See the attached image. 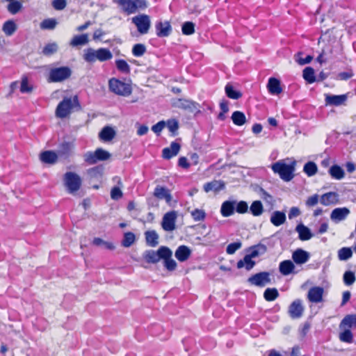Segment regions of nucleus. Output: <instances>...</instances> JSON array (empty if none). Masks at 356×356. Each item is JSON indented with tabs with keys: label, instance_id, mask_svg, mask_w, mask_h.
I'll return each instance as SVG.
<instances>
[{
	"label": "nucleus",
	"instance_id": "nucleus-42",
	"mask_svg": "<svg viewBox=\"0 0 356 356\" xmlns=\"http://www.w3.org/2000/svg\"><path fill=\"white\" fill-rule=\"evenodd\" d=\"M251 213L254 216H259L264 211V208L261 202L259 200L254 201L250 207Z\"/></svg>",
	"mask_w": 356,
	"mask_h": 356
},
{
	"label": "nucleus",
	"instance_id": "nucleus-53",
	"mask_svg": "<svg viewBox=\"0 0 356 356\" xmlns=\"http://www.w3.org/2000/svg\"><path fill=\"white\" fill-rule=\"evenodd\" d=\"M33 90V86L29 83L26 76H23L21 81L20 92L22 93H29Z\"/></svg>",
	"mask_w": 356,
	"mask_h": 356
},
{
	"label": "nucleus",
	"instance_id": "nucleus-18",
	"mask_svg": "<svg viewBox=\"0 0 356 356\" xmlns=\"http://www.w3.org/2000/svg\"><path fill=\"white\" fill-rule=\"evenodd\" d=\"M180 145L177 142L171 143L169 147H165L162 151V156L165 159H170L178 154L180 150Z\"/></svg>",
	"mask_w": 356,
	"mask_h": 356
},
{
	"label": "nucleus",
	"instance_id": "nucleus-22",
	"mask_svg": "<svg viewBox=\"0 0 356 356\" xmlns=\"http://www.w3.org/2000/svg\"><path fill=\"white\" fill-rule=\"evenodd\" d=\"M267 251V248L264 244L258 243L250 247L247 250L248 254L253 259L264 254Z\"/></svg>",
	"mask_w": 356,
	"mask_h": 356
},
{
	"label": "nucleus",
	"instance_id": "nucleus-45",
	"mask_svg": "<svg viewBox=\"0 0 356 356\" xmlns=\"http://www.w3.org/2000/svg\"><path fill=\"white\" fill-rule=\"evenodd\" d=\"M279 296V292L275 288H267L264 293V298L266 301H273Z\"/></svg>",
	"mask_w": 356,
	"mask_h": 356
},
{
	"label": "nucleus",
	"instance_id": "nucleus-57",
	"mask_svg": "<svg viewBox=\"0 0 356 356\" xmlns=\"http://www.w3.org/2000/svg\"><path fill=\"white\" fill-rule=\"evenodd\" d=\"M355 273L352 271H346L343 276V280L346 285L350 286L355 282Z\"/></svg>",
	"mask_w": 356,
	"mask_h": 356
},
{
	"label": "nucleus",
	"instance_id": "nucleus-59",
	"mask_svg": "<svg viewBox=\"0 0 356 356\" xmlns=\"http://www.w3.org/2000/svg\"><path fill=\"white\" fill-rule=\"evenodd\" d=\"M146 51V47L143 44H136L132 48V54L134 56H142Z\"/></svg>",
	"mask_w": 356,
	"mask_h": 356
},
{
	"label": "nucleus",
	"instance_id": "nucleus-54",
	"mask_svg": "<svg viewBox=\"0 0 356 356\" xmlns=\"http://www.w3.org/2000/svg\"><path fill=\"white\" fill-rule=\"evenodd\" d=\"M193 219L197 221H202L206 218V213L203 209H195L191 212Z\"/></svg>",
	"mask_w": 356,
	"mask_h": 356
},
{
	"label": "nucleus",
	"instance_id": "nucleus-50",
	"mask_svg": "<svg viewBox=\"0 0 356 356\" xmlns=\"http://www.w3.org/2000/svg\"><path fill=\"white\" fill-rule=\"evenodd\" d=\"M7 6L8 11L12 14L15 15L17 14L22 8V4L16 0H14L13 1H9Z\"/></svg>",
	"mask_w": 356,
	"mask_h": 356
},
{
	"label": "nucleus",
	"instance_id": "nucleus-56",
	"mask_svg": "<svg viewBox=\"0 0 356 356\" xmlns=\"http://www.w3.org/2000/svg\"><path fill=\"white\" fill-rule=\"evenodd\" d=\"M181 31L184 35H192L195 32V24L191 22H186L182 24Z\"/></svg>",
	"mask_w": 356,
	"mask_h": 356
},
{
	"label": "nucleus",
	"instance_id": "nucleus-29",
	"mask_svg": "<svg viewBox=\"0 0 356 356\" xmlns=\"http://www.w3.org/2000/svg\"><path fill=\"white\" fill-rule=\"evenodd\" d=\"M347 99V97L345 95H326L325 102L327 105L340 106L343 104Z\"/></svg>",
	"mask_w": 356,
	"mask_h": 356
},
{
	"label": "nucleus",
	"instance_id": "nucleus-9",
	"mask_svg": "<svg viewBox=\"0 0 356 356\" xmlns=\"http://www.w3.org/2000/svg\"><path fill=\"white\" fill-rule=\"evenodd\" d=\"M131 21L137 27V30L140 34L144 35L148 33L151 26V20L149 15L140 14L134 17Z\"/></svg>",
	"mask_w": 356,
	"mask_h": 356
},
{
	"label": "nucleus",
	"instance_id": "nucleus-38",
	"mask_svg": "<svg viewBox=\"0 0 356 356\" xmlns=\"http://www.w3.org/2000/svg\"><path fill=\"white\" fill-rule=\"evenodd\" d=\"M168 254V256L167 257L162 259L163 260V265L168 270L173 271L177 268V263L173 259H172V252L169 248Z\"/></svg>",
	"mask_w": 356,
	"mask_h": 356
},
{
	"label": "nucleus",
	"instance_id": "nucleus-62",
	"mask_svg": "<svg viewBox=\"0 0 356 356\" xmlns=\"http://www.w3.org/2000/svg\"><path fill=\"white\" fill-rule=\"evenodd\" d=\"M123 194L120 186H115L111 191V197L114 200H118Z\"/></svg>",
	"mask_w": 356,
	"mask_h": 356
},
{
	"label": "nucleus",
	"instance_id": "nucleus-28",
	"mask_svg": "<svg viewBox=\"0 0 356 356\" xmlns=\"http://www.w3.org/2000/svg\"><path fill=\"white\" fill-rule=\"evenodd\" d=\"M256 263L252 260V258L247 253L243 259L238 261L236 267L238 269L245 268L247 270H250L254 268Z\"/></svg>",
	"mask_w": 356,
	"mask_h": 356
},
{
	"label": "nucleus",
	"instance_id": "nucleus-60",
	"mask_svg": "<svg viewBox=\"0 0 356 356\" xmlns=\"http://www.w3.org/2000/svg\"><path fill=\"white\" fill-rule=\"evenodd\" d=\"M242 247V243L239 241L229 243L226 248V252L228 254H234L238 250Z\"/></svg>",
	"mask_w": 356,
	"mask_h": 356
},
{
	"label": "nucleus",
	"instance_id": "nucleus-43",
	"mask_svg": "<svg viewBox=\"0 0 356 356\" xmlns=\"http://www.w3.org/2000/svg\"><path fill=\"white\" fill-rule=\"evenodd\" d=\"M115 66L118 71L122 73L129 74L131 72V67L127 62L123 59H118L115 60Z\"/></svg>",
	"mask_w": 356,
	"mask_h": 356
},
{
	"label": "nucleus",
	"instance_id": "nucleus-33",
	"mask_svg": "<svg viewBox=\"0 0 356 356\" xmlns=\"http://www.w3.org/2000/svg\"><path fill=\"white\" fill-rule=\"evenodd\" d=\"M88 35L86 33L74 35L71 40L70 44L73 47L83 46L88 43Z\"/></svg>",
	"mask_w": 356,
	"mask_h": 356
},
{
	"label": "nucleus",
	"instance_id": "nucleus-37",
	"mask_svg": "<svg viewBox=\"0 0 356 356\" xmlns=\"http://www.w3.org/2000/svg\"><path fill=\"white\" fill-rule=\"evenodd\" d=\"M295 266L293 263L290 260L283 261L280 264L279 266L280 272L283 275H288L291 274Z\"/></svg>",
	"mask_w": 356,
	"mask_h": 356
},
{
	"label": "nucleus",
	"instance_id": "nucleus-5",
	"mask_svg": "<svg viewBox=\"0 0 356 356\" xmlns=\"http://www.w3.org/2000/svg\"><path fill=\"white\" fill-rule=\"evenodd\" d=\"M108 88L112 92L123 97L129 96L132 92V88L130 84L116 78H111L108 81Z\"/></svg>",
	"mask_w": 356,
	"mask_h": 356
},
{
	"label": "nucleus",
	"instance_id": "nucleus-41",
	"mask_svg": "<svg viewBox=\"0 0 356 356\" xmlns=\"http://www.w3.org/2000/svg\"><path fill=\"white\" fill-rule=\"evenodd\" d=\"M318 168L316 164L313 161L306 163L303 167V172L308 176L312 177L316 174Z\"/></svg>",
	"mask_w": 356,
	"mask_h": 356
},
{
	"label": "nucleus",
	"instance_id": "nucleus-31",
	"mask_svg": "<svg viewBox=\"0 0 356 356\" xmlns=\"http://www.w3.org/2000/svg\"><path fill=\"white\" fill-rule=\"evenodd\" d=\"M146 243L149 247H156L159 244V235L154 230L145 232Z\"/></svg>",
	"mask_w": 356,
	"mask_h": 356
},
{
	"label": "nucleus",
	"instance_id": "nucleus-48",
	"mask_svg": "<svg viewBox=\"0 0 356 356\" xmlns=\"http://www.w3.org/2000/svg\"><path fill=\"white\" fill-rule=\"evenodd\" d=\"M353 256V250L351 248H342L338 251V258L341 261H346Z\"/></svg>",
	"mask_w": 356,
	"mask_h": 356
},
{
	"label": "nucleus",
	"instance_id": "nucleus-30",
	"mask_svg": "<svg viewBox=\"0 0 356 356\" xmlns=\"http://www.w3.org/2000/svg\"><path fill=\"white\" fill-rule=\"evenodd\" d=\"M115 131L109 126L104 127L99 134L100 140L104 142L111 141L115 136Z\"/></svg>",
	"mask_w": 356,
	"mask_h": 356
},
{
	"label": "nucleus",
	"instance_id": "nucleus-20",
	"mask_svg": "<svg viewBox=\"0 0 356 356\" xmlns=\"http://www.w3.org/2000/svg\"><path fill=\"white\" fill-rule=\"evenodd\" d=\"M293 261L297 264H303L309 259V253L302 249H298L292 254Z\"/></svg>",
	"mask_w": 356,
	"mask_h": 356
},
{
	"label": "nucleus",
	"instance_id": "nucleus-12",
	"mask_svg": "<svg viewBox=\"0 0 356 356\" xmlns=\"http://www.w3.org/2000/svg\"><path fill=\"white\" fill-rule=\"evenodd\" d=\"M177 218V213L175 211L167 212L164 214L161 226L166 232H172L175 229V222Z\"/></svg>",
	"mask_w": 356,
	"mask_h": 356
},
{
	"label": "nucleus",
	"instance_id": "nucleus-19",
	"mask_svg": "<svg viewBox=\"0 0 356 356\" xmlns=\"http://www.w3.org/2000/svg\"><path fill=\"white\" fill-rule=\"evenodd\" d=\"M339 329H356V314H348L339 323Z\"/></svg>",
	"mask_w": 356,
	"mask_h": 356
},
{
	"label": "nucleus",
	"instance_id": "nucleus-24",
	"mask_svg": "<svg viewBox=\"0 0 356 356\" xmlns=\"http://www.w3.org/2000/svg\"><path fill=\"white\" fill-rule=\"evenodd\" d=\"M267 88L268 92L271 95H279L282 92V89L280 86V81L276 79L271 77L268 79Z\"/></svg>",
	"mask_w": 356,
	"mask_h": 356
},
{
	"label": "nucleus",
	"instance_id": "nucleus-8",
	"mask_svg": "<svg viewBox=\"0 0 356 356\" xmlns=\"http://www.w3.org/2000/svg\"><path fill=\"white\" fill-rule=\"evenodd\" d=\"M64 182L70 193L76 192L81 187V177L76 173L67 172L64 175Z\"/></svg>",
	"mask_w": 356,
	"mask_h": 356
},
{
	"label": "nucleus",
	"instance_id": "nucleus-61",
	"mask_svg": "<svg viewBox=\"0 0 356 356\" xmlns=\"http://www.w3.org/2000/svg\"><path fill=\"white\" fill-rule=\"evenodd\" d=\"M235 209L237 213H245L248 209V203L245 201H240L238 202H236Z\"/></svg>",
	"mask_w": 356,
	"mask_h": 356
},
{
	"label": "nucleus",
	"instance_id": "nucleus-23",
	"mask_svg": "<svg viewBox=\"0 0 356 356\" xmlns=\"http://www.w3.org/2000/svg\"><path fill=\"white\" fill-rule=\"evenodd\" d=\"M236 206V201H225L220 208V213L223 217H229L234 214Z\"/></svg>",
	"mask_w": 356,
	"mask_h": 356
},
{
	"label": "nucleus",
	"instance_id": "nucleus-26",
	"mask_svg": "<svg viewBox=\"0 0 356 356\" xmlns=\"http://www.w3.org/2000/svg\"><path fill=\"white\" fill-rule=\"evenodd\" d=\"M203 188L206 193H209L210 191L218 192L225 188V184L222 181L213 180L206 183Z\"/></svg>",
	"mask_w": 356,
	"mask_h": 356
},
{
	"label": "nucleus",
	"instance_id": "nucleus-27",
	"mask_svg": "<svg viewBox=\"0 0 356 356\" xmlns=\"http://www.w3.org/2000/svg\"><path fill=\"white\" fill-rule=\"evenodd\" d=\"M328 173L330 177L335 180H341L345 177L344 170L337 164L332 165L329 168Z\"/></svg>",
	"mask_w": 356,
	"mask_h": 356
},
{
	"label": "nucleus",
	"instance_id": "nucleus-52",
	"mask_svg": "<svg viewBox=\"0 0 356 356\" xmlns=\"http://www.w3.org/2000/svg\"><path fill=\"white\" fill-rule=\"evenodd\" d=\"M57 24V21L54 18L44 19L40 23V28L44 30H53Z\"/></svg>",
	"mask_w": 356,
	"mask_h": 356
},
{
	"label": "nucleus",
	"instance_id": "nucleus-44",
	"mask_svg": "<svg viewBox=\"0 0 356 356\" xmlns=\"http://www.w3.org/2000/svg\"><path fill=\"white\" fill-rule=\"evenodd\" d=\"M302 76L304 79L309 83H313L316 81L314 70L311 67H307L303 70Z\"/></svg>",
	"mask_w": 356,
	"mask_h": 356
},
{
	"label": "nucleus",
	"instance_id": "nucleus-40",
	"mask_svg": "<svg viewBox=\"0 0 356 356\" xmlns=\"http://www.w3.org/2000/svg\"><path fill=\"white\" fill-rule=\"evenodd\" d=\"M232 120L233 123L237 126H242L246 122V118L244 113L241 111H234L232 115Z\"/></svg>",
	"mask_w": 356,
	"mask_h": 356
},
{
	"label": "nucleus",
	"instance_id": "nucleus-15",
	"mask_svg": "<svg viewBox=\"0 0 356 356\" xmlns=\"http://www.w3.org/2000/svg\"><path fill=\"white\" fill-rule=\"evenodd\" d=\"M154 196L159 200H165L170 204L172 201V195L169 189L164 186H156L154 191Z\"/></svg>",
	"mask_w": 356,
	"mask_h": 356
},
{
	"label": "nucleus",
	"instance_id": "nucleus-49",
	"mask_svg": "<svg viewBox=\"0 0 356 356\" xmlns=\"http://www.w3.org/2000/svg\"><path fill=\"white\" fill-rule=\"evenodd\" d=\"M135 241L136 236L133 232H126L124 234V238L122 241V245L125 248H129L135 242Z\"/></svg>",
	"mask_w": 356,
	"mask_h": 356
},
{
	"label": "nucleus",
	"instance_id": "nucleus-32",
	"mask_svg": "<svg viewBox=\"0 0 356 356\" xmlns=\"http://www.w3.org/2000/svg\"><path fill=\"white\" fill-rule=\"evenodd\" d=\"M40 160L48 164H54L56 162L58 154L53 151H44L40 155Z\"/></svg>",
	"mask_w": 356,
	"mask_h": 356
},
{
	"label": "nucleus",
	"instance_id": "nucleus-7",
	"mask_svg": "<svg viewBox=\"0 0 356 356\" xmlns=\"http://www.w3.org/2000/svg\"><path fill=\"white\" fill-rule=\"evenodd\" d=\"M111 157V154L103 149L98 148L95 152H87L83 155L84 161L88 165H93L98 161H106Z\"/></svg>",
	"mask_w": 356,
	"mask_h": 356
},
{
	"label": "nucleus",
	"instance_id": "nucleus-10",
	"mask_svg": "<svg viewBox=\"0 0 356 356\" xmlns=\"http://www.w3.org/2000/svg\"><path fill=\"white\" fill-rule=\"evenodd\" d=\"M168 248L166 246L160 247L157 251L149 250L145 252V259L147 262L156 264L159 261L160 259L165 258L168 256Z\"/></svg>",
	"mask_w": 356,
	"mask_h": 356
},
{
	"label": "nucleus",
	"instance_id": "nucleus-25",
	"mask_svg": "<svg viewBox=\"0 0 356 356\" xmlns=\"http://www.w3.org/2000/svg\"><path fill=\"white\" fill-rule=\"evenodd\" d=\"M296 231L298 233V238L301 241H308L313 236L310 229L302 223L296 226Z\"/></svg>",
	"mask_w": 356,
	"mask_h": 356
},
{
	"label": "nucleus",
	"instance_id": "nucleus-21",
	"mask_svg": "<svg viewBox=\"0 0 356 356\" xmlns=\"http://www.w3.org/2000/svg\"><path fill=\"white\" fill-rule=\"evenodd\" d=\"M191 251L188 246L180 245L175 251V256L181 262L186 261L191 256Z\"/></svg>",
	"mask_w": 356,
	"mask_h": 356
},
{
	"label": "nucleus",
	"instance_id": "nucleus-39",
	"mask_svg": "<svg viewBox=\"0 0 356 356\" xmlns=\"http://www.w3.org/2000/svg\"><path fill=\"white\" fill-rule=\"evenodd\" d=\"M73 149V145L68 142H64L60 144L58 150V154L60 156L67 157L70 155Z\"/></svg>",
	"mask_w": 356,
	"mask_h": 356
},
{
	"label": "nucleus",
	"instance_id": "nucleus-2",
	"mask_svg": "<svg viewBox=\"0 0 356 356\" xmlns=\"http://www.w3.org/2000/svg\"><path fill=\"white\" fill-rule=\"evenodd\" d=\"M112 58L111 51L106 48H99L98 49L88 48L83 51V58L89 63H93L97 60L104 62L111 60Z\"/></svg>",
	"mask_w": 356,
	"mask_h": 356
},
{
	"label": "nucleus",
	"instance_id": "nucleus-4",
	"mask_svg": "<svg viewBox=\"0 0 356 356\" xmlns=\"http://www.w3.org/2000/svg\"><path fill=\"white\" fill-rule=\"evenodd\" d=\"M122 12L127 15L136 13L138 9H145L147 7L146 0H113Z\"/></svg>",
	"mask_w": 356,
	"mask_h": 356
},
{
	"label": "nucleus",
	"instance_id": "nucleus-64",
	"mask_svg": "<svg viewBox=\"0 0 356 356\" xmlns=\"http://www.w3.org/2000/svg\"><path fill=\"white\" fill-rule=\"evenodd\" d=\"M168 129L170 132H172L173 134H175V132L177 131L179 128L178 122L175 120H168L167 124Z\"/></svg>",
	"mask_w": 356,
	"mask_h": 356
},
{
	"label": "nucleus",
	"instance_id": "nucleus-1",
	"mask_svg": "<svg viewBox=\"0 0 356 356\" xmlns=\"http://www.w3.org/2000/svg\"><path fill=\"white\" fill-rule=\"evenodd\" d=\"M289 159L280 160L271 165V169L274 173L278 174L280 177L285 181H291L293 177L295 171L296 161H293L291 163H287Z\"/></svg>",
	"mask_w": 356,
	"mask_h": 356
},
{
	"label": "nucleus",
	"instance_id": "nucleus-58",
	"mask_svg": "<svg viewBox=\"0 0 356 356\" xmlns=\"http://www.w3.org/2000/svg\"><path fill=\"white\" fill-rule=\"evenodd\" d=\"M58 50V45L55 42L49 43L42 49V54L45 56H50Z\"/></svg>",
	"mask_w": 356,
	"mask_h": 356
},
{
	"label": "nucleus",
	"instance_id": "nucleus-51",
	"mask_svg": "<svg viewBox=\"0 0 356 356\" xmlns=\"http://www.w3.org/2000/svg\"><path fill=\"white\" fill-rule=\"evenodd\" d=\"M175 106L179 108L192 109L193 108L195 107V104L191 100L179 99L176 102Z\"/></svg>",
	"mask_w": 356,
	"mask_h": 356
},
{
	"label": "nucleus",
	"instance_id": "nucleus-3",
	"mask_svg": "<svg viewBox=\"0 0 356 356\" xmlns=\"http://www.w3.org/2000/svg\"><path fill=\"white\" fill-rule=\"evenodd\" d=\"M74 108L79 110L81 106L76 95L73 97H65L57 106L56 115L59 118L67 117Z\"/></svg>",
	"mask_w": 356,
	"mask_h": 356
},
{
	"label": "nucleus",
	"instance_id": "nucleus-46",
	"mask_svg": "<svg viewBox=\"0 0 356 356\" xmlns=\"http://www.w3.org/2000/svg\"><path fill=\"white\" fill-rule=\"evenodd\" d=\"M225 93H226L227 96L230 99H238L242 96V94L239 91L236 90L234 88V87L230 84H227L225 86Z\"/></svg>",
	"mask_w": 356,
	"mask_h": 356
},
{
	"label": "nucleus",
	"instance_id": "nucleus-47",
	"mask_svg": "<svg viewBox=\"0 0 356 356\" xmlns=\"http://www.w3.org/2000/svg\"><path fill=\"white\" fill-rule=\"evenodd\" d=\"M339 339L341 341L346 343H352L353 340V334L349 329H339Z\"/></svg>",
	"mask_w": 356,
	"mask_h": 356
},
{
	"label": "nucleus",
	"instance_id": "nucleus-63",
	"mask_svg": "<svg viewBox=\"0 0 356 356\" xmlns=\"http://www.w3.org/2000/svg\"><path fill=\"white\" fill-rule=\"evenodd\" d=\"M165 127V122L164 121H160L152 127V130L157 136H159L161 132L162 131V130L164 129Z\"/></svg>",
	"mask_w": 356,
	"mask_h": 356
},
{
	"label": "nucleus",
	"instance_id": "nucleus-55",
	"mask_svg": "<svg viewBox=\"0 0 356 356\" xmlns=\"http://www.w3.org/2000/svg\"><path fill=\"white\" fill-rule=\"evenodd\" d=\"M92 243L97 246L103 245L107 250H112L115 249V245L111 242L105 241L100 238H95Z\"/></svg>",
	"mask_w": 356,
	"mask_h": 356
},
{
	"label": "nucleus",
	"instance_id": "nucleus-35",
	"mask_svg": "<svg viewBox=\"0 0 356 356\" xmlns=\"http://www.w3.org/2000/svg\"><path fill=\"white\" fill-rule=\"evenodd\" d=\"M338 195L334 192H329L323 194L320 199V202L325 205L328 206L333 204L337 202Z\"/></svg>",
	"mask_w": 356,
	"mask_h": 356
},
{
	"label": "nucleus",
	"instance_id": "nucleus-11",
	"mask_svg": "<svg viewBox=\"0 0 356 356\" xmlns=\"http://www.w3.org/2000/svg\"><path fill=\"white\" fill-rule=\"evenodd\" d=\"M270 274L268 272H260L256 273L248 280V282L254 286L264 287L266 284L270 283Z\"/></svg>",
	"mask_w": 356,
	"mask_h": 356
},
{
	"label": "nucleus",
	"instance_id": "nucleus-13",
	"mask_svg": "<svg viewBox=\"0 0 356 356\" xmlns=\"http://www.w3.org/2000/svg\"><path fill=\"white\" fill-rule=\"evenodd\" d=\"M324 289L321 286H313L307 293V299L310 302L319 303L323 300Z\"/></svg>",
	"mask_w": 356,
	"mask_h": 356
},
{
	"label": "nucleus",
	"instance_id": "nucleus-6",
	"mask_svg": "<svg viewBox=\"0 0 356 356\" xmlns=\"http://www.w3.org/2000/svg\"><path fill=\"white\" fill-rule=\"evenodd\" d=\"M72 70L69 67H53L49 72L47 81L49 83L62 82L70 78Z\"/></svg>",
	"mask_w": 356,
	"mask_h": 356
},
{
	"label": "nucleus",
	"instance_id": "nucleus-14",
	"mask_svg": "<svg viewBox=\"0 0 356 356\" xmlns=\"http://www.w3.org/2000/svg\"><path fill=\"white\" fill-rule=\"evenodd\" d=\"M304 312L302 300L296 299L294 300L289 307V314L292 318H300Z\"/></svg>",
	"mask_w": 356,
	"mask_h": 356
},
{
	"label": "nucleus",
	"instance_id": "nucleus-34",
	"mask_svg": "<svg viewBox=\"0 0 356 356\" xmlns=\"http://www.w3.org/2000/svg\"><path fill=\"white\" fill-rule=\"evenodd\" d=\"M286 221V215L283 211H275L273 212L270 216V222L278 227L282 224H284Z\"/></svg>",
	"mask_w": 356,
	"mask_h": 356
},
{
	"label": "nucleus",
	"instance_id": "nucleus-16",
	"mask_svg": "<svg viewBox=\"0 0 356 356\" xmlns=\"http://www.w3.org/2000/svg\"><path fill=\"white\" fill-rule=\"evenodd\" d=\"M158 37H168L172 31V27L169 22H158L155 25Z\"/></svg>",
	"mask_w": 356,
	"mask_h": 356
},
{
	"label": "nucleus",
	"instance_id": "nucleus-17",
	"mask_svg": "<svg viewBox=\"0 0 356 356\" xmlns=\"http://www.w3.org/2000/svg\"><path fill=\"white\" fill-rule=\"evenodd\" d=\"M349 213V209L346 207L336 208L332 211L330 218L332 221L339 222L345 220Z\"/></svg>",
	"mask_w": 356,
	"mask_h": 356
},
{
	"label": "nucleus",
	"instance_id": "nucleus-36",
	"mask_svg": "<svg viewBox=\"0 0 356 356\" xmlns=\"http://www.w3.org/2000/svg\"><path fill=\"white\" fill-rule=\"evenodd\" d=\"M17 24L13 19L6 21L2 26V31L6 36L13 35L17 31Z\"/></svg>",
	"mask_w": 356,
	"mask_h": 356
}]
</instances>
